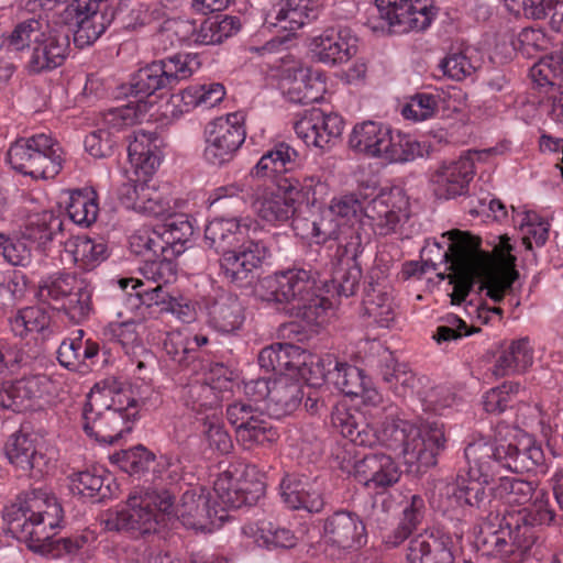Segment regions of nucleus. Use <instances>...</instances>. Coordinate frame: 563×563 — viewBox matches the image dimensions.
I'll return each instance as SVG.
<instances>
[{"label": "nucleus", "mask_w": 563, "mask_h": 563, "mask_svg": "<svg viewBox=\"0 0 563 563\" xmlns=\"http://www.w3.org/2000/svg\"><path fill=\"white\" fill-rule=\"evenodd\" d=\"M114 14H97L91 18L85 16L76 23L74 40L79 46L90 45L96 42L107 27L111 24Z\"/></svg>", "instance_id": "nucleus-60"}, {"label": "nucleus", "mask_w": 563, "mask_h": 563, "mask_svg": "<svg viewBox=\"0 0 563 563\" xmlns=\"http://www.w3.org/2000/svg\"><path fill=\"white\" fill-rule=\"evenodd\" d=\"M286 194L265 190L253 202L254 211L268 223L287 221L294 214L295 206L294 198Z\"/></svg>", "instance_id": "nucleus-39"}, {"label": "nucleus", "mask_w": 563, "mask_h": 563, "mask_svg": "<svg viewBox=\"0 0 563 563\" xmlns=\"http://www.w3.org/2000/svg\"><path fill=\"white\" fill-rule=\"evenodd\" d=\"M66 210L74 223L85 228L95 223L99 213L98 202L93 192L88 194L80 190L69 195Z\"/></svg>", "instance_id": "nucleus-52"}, {"label": "nucleus", "mask_w": 563, "mask_h": 563, "mask_svg": "<svg viewBox=\"0 0 563 563\" xmlns=\"http://www.w3.org/2000/svg\"><path fill=\"white\" fill-rule=\"evenodd\" d=\"M520 385L514 382H506L503 385L492 388L483 397V406L486 412L499 415L512 402L514 396L519 391Z\"/></svg>", "instance_id": "nucleus-64"}, {"label": "nucleus", "mask_w": 563, "mask_h": 563, "mask_svg": "<svg viewBox=\"0 0 563 563\" xmlns=\"http://www.w3.org/2000/svg\"><path fill=\"white\" fill-rule=\"evenodd\" d=\"M4 453L12 465L32 476H42L47 470L48 459L34 433L22 430L13 433L5 443Z\"/></svg>", "instance_id": "nucleus-19"}, {"label": "nucleus", "mask_w": 563, "mask_h": 563, "mask_svg": "<svg viewBox=\"0 0 563 563\" xmlns=\"http://www.w3.org/2000/svg\"><path fill=\"white\" fill-rule=\"evenodd\" d=\"M514 222L518 227L525 246L542 245L549 236L550 224L537 212L530 210H515Z\"/></svg>", "instance_id": "nucleus-44"}, {"label": "nucleus", "mask_w": 563, "mask_h": 563, "mask_svg": "<svg viewBox=\"0 0 563 563\" xmlns=\"http://www.w3.org/2000/svg\"><path fill=\"white\" fill-rule=\"evenodd\" d=\"M142 107L143 106L140 102L136 104L130 102L123 107L108 110L103 114V128L107 131L113 132V137H115V133H119L139 122L143 113Z\"/></svg>", "instance_id": "nucleus-58"}, {"label": "nucleus", "mask_w": 563, "mask_h": 563, "mask_svg": "<svg viewBox=\"0 0 563 563\" xmlns=\"http://www.w3.org/2000/svg\"><path fill=\"white\" fill-rule=\"evenodd\" d=\"M474 176V162L470 155L442 163L431 175L430 185L439 199L463 196Z\"/></svg>", "instance_id": "nucleus-17"}, {"label": "nucleus", "mask_w": 563, "mask_h": 563, "mask_svg": "<svg viewBox=\"0 0 563 563\" xmlns=\"http://www.w3.org/2000/svg\"><path fill=\"white\" fill-rule=\"evenodd\" d=\"M531 79L540 87L552 91L563 89V49L542 57L530 68Z\"/></svg>", "instance_id": "nucleus-47"}, {"label": "nucleus", "mask_w": 563, "mask_h": 563, "mask_svg": "<svg viewBox=\"0 0 563 563\" xmlns=\"http://www.w3.org/2000/svg\"><path fill=\"white\" fill-rule=\"evenodd\" d=\"M142 205L140 212L161 217L173 210V198L168 186L159 187L155 183L146 181L144 191H141Z\"/></svg>", "instance_id": "nucleus-55"}, {"label": "nucleus", "mask_w": 563, "mask_h": 563, "mask_svg": "<svg viewBox=\"0 0 563 563\" xmlns=\"http://www.w3.org/2000/svg\"><path fill=\"white\" fill-rule=\"evenodd\" d=\"M508 511L511 515H521L525 517L521 525L528 526L533 530L536 526H550L555 519V510L551 506L550 495L544 489H538L534 493L529 507L511 509Z\"/></svg>", "instance_id": "nucleus-45"}, {"label": "nucleus", "mask_w": 563, "mask_h": 563, "mask_svg": "<svg viewBox=\"0 0 563 563\" xmlns=\"http://www.w3.org/2000/svg\"><path fill=\"white\" fill-rule=\"evenodd\" d=\"M376 8L398 33L426 30L435 15L432 0H376Z\"/></svg>", "instance_id": "nucleus-12"}, {"label": "nucleus", "mask_w": 563, "mask_h": 563, "mask_svg": "<svg viewBox=\"0 0 563 563\" xmlns=\"http://www.w3.org/2000/svg\"><path fill=\"white\" fill-rule=\"evenodd\" d=\"M331 383L346 396L362 398L366 407L364 410L345 405L334 407L331 421L344 438L358 446L380 444L402 455L409 464L435 465L437 456L446 443L442 426L433 422L420 428L398 418L395 406L379 407L380 394L363 369L354 365L335 362Z\"/></svg>", "instance_id": "nucleus-1"}, {"label": "nucleus", "mask_w": 563, "mask_h": 563, "mask_svg": "<svg viewBox=\"0 0 563 563\" xmlns=\"http://www.w3.org/2000/svg\"><path fill=\"white\" fill-rule=\"evenodd\" d=\"M11 167L35 179H52L63 168L64 151L49 134L38 133L15 141L8 151Z\"/></svg>", "instance_id": "nucleus-9"}, {"label": "nucleus", "mask_w": 563, "mask_h": 563, "mask_svg": "<svg viewBox=\"0 0 563 563\" xmlns=\"http://www.w3.org/2000/svg\"><path fill=\"white\" fill-rule=\"evenodd\" d=\"M68 49V37L54 30L30 56L24 57V68L30 75L52 71L64 64Z\"/></svg>", "instance_id": "nucleus-23"}, {"label": "nucleus", "mask_w": 563, "mask_h": 563, "mask_svg": "<svg viewBox=\"0 0 563 563\" xmlns=\"http://www.w3.org/2000/svg\"><path fill=\"white\" fill-rule=\"evenodd\" d=\"M298 153L286 143H279L267 151L251 169L252 177H275L291 170L297 162Z\"/></svg>", "instance_id": "nucleus-37"}, {"label": "nucleus", "mask_w": 563, "mask_h": 563, "mask_svg": "<svg viewBox=\"0 0 563 563\" xmlns=\"http://www.w3.org/2000/svg\"><path fill=\"white\" fill-rule=\"evenodd\" d=\"M240 21L235 16L213 18L205 20L194 35L195 43L214 45L233 36L240 30Z\"/></svg>", "instance_id": "nucleus-48"}, {"label": "nucleus", "mask_w": 563, "mask_h": 563, "mask_svg": "<svg viewBox=\"0 0 563 563\" xmlns=\"http://www.w3.org/2000/svg\"><path fill=\"white\" fill-rule=\"evenodd\" d=\"M327 539L342 548L351 549L366 540L365 525L357 514L340 510L328 517L323 525Z\"/></svg>", "instance_id": "nucleus-25"}, {"label": "nucleus", "mask_w": 563, "mask_h": 563, "mask_svg": "<svg viewBox=\"0 0 563 563\" xmlns=\"http://www.w3.org/2000/svg\"><path fill=\"white\" fill-rule=\"evenodd\" d=\"M497 477H499V484L496 493L508 505H526L538 490L532 482L504 476L501 473Z\"/></svg>", "instance_id": "nucleus-54"}, {"label": "nucleus", "mask_w": 563, "mask_h": 563, "mask_svg": "<svg viewBox=\"0 0 563 563\" xmlns=\"http://www.w3.org/2000/svg\"><path fill=\"white\" fill-rule=\"evenodd\" d=\"M92 294L93 288L91 285L82 279L66 301L58 306V310L64 313L69 322L81 324L93 312Z\"/></svg>", "instance_id": "nucleus-42"}, {"label": "nucleus", "mask_w": 563, "mask_h": 563, "mask_svg": "<svg viewBox=\"0 0 563 563\" xmlns=\"http://www.w3.org/2000/svg\"><path fill=\"white\" fill-rule=\"evenodd\" d=\"M356 250L327 249L333 252L322 256L320 249H308L306 256L310 261H317L318 256L330 260L325 262L324 268L331 274V279L319 280L322 288L317 285L314 277H320L321 265H316L310 271L290 268L267 276L261 282L258 294L266 301L292 305V309H297L307 319L319 317V311H325L331 305L323 292L347 298L358 289L362 269L356 262Z\"/></svg>", "instance_id": "nucleus-3"}, {"label": "nucleus", "mask_w": 563, "mask_h": 563, "mask_svg": "<svg viewBox=\"0 0 563 563\" xmlns=\"http://www.w3.org/2000/svg\"><path fill=\"white\" fill-rule=\"evenodd\" d=\"M111 479V476L100 466H92L68 476L70 492L82 498L108 497Z\"/></svg>", "instance_id": "nucleus-35"}, {"label": "nucleus", "mask_w": 563, "mask_h": 563, "mask_svg": "<svg viewBox=\"0 0 563 563\" xmlns=\"http://www.w3.org/2000/svg\"><path fill=\"white\" fill-rule=\"evenodd\" d=\"M62 508L54 497L41 490H34L7 507L3 519L12 536L34 552L62 555L75 553L81 547V540L54 539V529L58 526Z\"/></svg>", "instance_id": "nucleus-5"}, {"label": "nucleus", "mask_w": 563, "mask_h": 563, "mask_svg": "<svg viewBox=\"0 0 563 563\" xmlns=\"http://www.w3.org/2000/svg\"><path fill=\"white\" fill-rule=\"evenodd\" d=\"M213 492L217 497V505L211 506V494L203 487L186 489L179 501L165 516L176 518L187 529L211 532L219 528L223 520L222 514L227 508H241L251 505L256 496L249 492V483L235 478L230 472H223L213 484Z\"/></svg>", "instance_id": "nucleus-6"}, {"label": "nucleus", "mask_w": 563, "mask_h": 563, "mask_svg": "<svg viewBox=\"0 0 563 563\" xmlns=\"http://www.w3.org/2000/svg\"><path fill=\"white\" fill-rule=\"evenodd\" d=\"M84 331L77 330L74 338L65 339L58 350L57 360L62 366L78 369L88 360L98 355L99 346L90 340H82Z\"/></svg>", "instance_id": "nucleus-38"}, {"label": "nucleus", "mask_w": 563, "mask_h": 563, "mask_svg": "<svg viewBox=\"0 0 563 563\" xmlns=\"http://www.w3.org/2000/svg\"><path fill=\"white\" fill-rule=\"evenodd\" d=\"M179 401L194 412L202 413L208 410L218 412L221 404V394L210 384L202 380H192L179 389Z\"/></svg>", "instance_id": "nucleus-36"}, {"label": "nucleus", "mask_w": 563, "mask_h": 563, "mask_svg": "<svg viewBox=\"0 0 563 563\" xmlns=\"http://www.w3.org/2000/svg\"><path fill=\"white\" fill-rule=\"evenodd\" d=\"M205 159L214 166H222L233 159L243 145L246 131L244 115L229 113L209 122L205 128Z\"/></svg>", "instance_id": "nucleus-11"}, {"label": "nucleus", "mask_w": 563, "mask_h": 563, "mask_svg": "<svg viewBox=\"0 0 563 563\" xmlns=\"http://www.w3.org/2000/svg\"><path fill=\"white\" fill-rule=\"evenodd\" d=\"M236 438L245 449L252 450L257 446L272 445L278 440L279 433L267 417L262 413L247 428L239 430Z\"/></svg>", "instance_id": "nucleus-51"}, {"label": "nucleus", "mask_w": 563, "mask_h": 563, "mask_svg": "<svg viewBox=\"0 0 563 563\" xmlns=\"http://www.w3.org/2000/svg\"><path fill=\"white\" fill-rule=\"evenodd\" d=\"M49 324V317L40 307L20 309L11 319L10 328L16 336H25L30 332H41Z\"/></svg>", "instance_id": "nucleus-56"}, {"label": "nucleus", "mask_w": 563, "mask_h": 563, "mask_svg": "<svg viewBox=\"0 0 563 563\" xmlns=\"http://www.w3.org/2000/svg\"><path fill=\"white\" fill-rule=\"evenodd\" d=\"M153 454L143 445H137L129 450L114 453L111 461L123 472L129 474H140L144 472L153 461Z\"/></svg>", "instance_id": "nucleus-61"}, {"label": "nucleus", "mask_w": 563, "mask_h": 563, "mask_svg": "<svg viewBox=\"0 0 563 563\" xmlns=\"http://www.w3.org/2000/svg\"><path fill=\"white\" fill-rule=\"evenodd\" d=\"M352 475L367 489L382 493L400 479L401 471L390 455L372 453L354 462Z\"/></svg>", "instance_id": "nucleus-16"}, {"label": "nucleus", "mask_w": 563, "mask_h": 563, "mask_svg": "<svg viewBox=\"0 0 563 563\" xmlns=\"http://www.w3.org/2000/svg\"><path fill=\"white\" fill-rule=\"evenodd\" d=\"M141 324V318H129L123 321H113L109 324L111 340L120 344L128 356L135 354L139 351V346H144L137 330Z\"/></svg>", "instance_id": "nucleus-57"}, {"label": "nucleus", "mask_w": 563, "mask_h": 563, "mask_svg": "<svg viewBox=\"0 0 563 563\" xmlns=\"http://www.w3.org/2000/svg\"><path fill=\"white\" fill-rule=\"evenodd\" d=\"M208 324L221 333H233L244 323V308L235 294L220 291L207 305Z\"/></svg>", "instance_id": "nucleus-24"}, {"label": "nucleus", "mask_w": 563, "mask_h": 563, "mask_svg": "<svg viewBox=\"0 0 563 563\" xmlns=\"http://www.w3.org/2000/svg\"><path fill=\"white\" fill-rule=\"evenodd\" d=\"M278 187L295 199H302L307 205H314L327 195V184L317 176H307L302 180L285 178L278 181Z\"/></svg>", "instance_id": "nucleus-50"}, {"label": "nucleus", "mask_w": 563, "mask_h": 563, "mask_svg": "<svg viewBox=\"0 0 563 563\" xmlns=\"http://www.w3.org/2000/svg\"><path fill=\"white\" fill-rule=\"evenodd\" d=\"M225 96L223 85L211 82L192 85L184 89L179 95L173 96V101H180L185 111L197 107L211 108L218 104Z\"/></svg>", "instance_id": "nucleus-43"}, {"label": "nucleus", "mask_w": 563, "mask_h": 563, "mask_svg": "<svg viewBox=\"0 0 563 563\" xmlns=\"http://www.w3.org/2000/svg\"><path fill=\"white\" fill-rule=\"evenodd\" d=\"M54 382L47 375H32L3 384L0 388V406L15 412L33 409L48 400Z\"/></svg>", "instance_id": "nucleus-14"}, {"label": "nucleus", "mask_w": 563, "mask_h": 563, "mask_svg": "<svg viewBox=\"0 0 563 563\" xmlns=\"http://www.w3.org/2000/svg\"><path fill=\"white\" fill-rule=\"evenodd\" d=\"M452 539L439 530L426 531L409 542L407 563H454Z\"/></svg>", "instance_id": "nucleus-22"}, {"label": "nucleus", "mask_w": 563, "mask_h": 563, "mask_svg": "<svg viewBox=\"0 0 563 563\" xmlns=\"http://www.w3.org/2000/svg\"><path fill=\"white\" fill-rule=\"evenodd\" d=\"M344 121L338 113H325L321 109L312 108L295 122L294 130L307 146L319 150L331 148L340 139Z\"/></svg>", "instance_id": "nucleus-13"}, {"label": "nucleus", "mask_w": 563, "mask_h": 563, "mask_svg": "<svg viewBox=\"0 0 563 563\" xmlns=\"http://www.w3.org/2000/svg\"><path fill=\"white\" fill-rule=\"evenodd\" d=\"M523 518L521 515H511L508 509L504 511L499 529L485 539L490 554L508 558L517 551L525 553L532 548L537 540L536 530L522 526Z\"/></svg>", "instance_id": "nucleus-15"}, {"label": "nucleus", "mask_w": 563, "mask_h": 563, "mask_svg": "<svg viewBox=\"0 0 563 563\" xmlns=\"http://www.w3.org/2000/svg\"><path fill=\"white\" fill-rule=\"evenodd\" d=\"M274 11V24L288 31H296L318 18V10L310 7L309 0H286Z\"/></svg>", "instance_id": "nucleus-40"}, {"label": "nucleus", "mask_w": 563, "mask_h": 563, "mask_svg": "<svg viewBox=\"0 0 563 563\" xmlns=\"http://www.w3.org/2000/svg\"><path fill=\"white\" fill-rule=\"evenodd\" d=\"M203 435L210 449L220 454H228L233 449V442L225 430L218 412L207 415L203 421Z\"/></svg>", "instance_id": "nucleus-59"}, {"label": "nucleus", "mask_w": 563, "mask_h": 563, "mask_svg": "<svg viewBox=\"0 0 563 563\" xmlns=\"http://www.w3.org/2000/svg\"><path fill=\"white\" fill-rule=\"evenodd\" d=\"M271 388L269 401L266 405L271 417L280 419L292 413L299 407L303 393L298 382L280 375L273 379Z\"/></svg>", "instance_id": "nucleus-31"}, {"label": "nucleus", "mask_w": 563, "mask_h": 563, "mask_svg": "<svg viewBox=\"0 0 563 563\" xmlns=\"http://www.w3.org/2000/svg\"><path fill=\"white\" fill-rule=\"evenodd\" d=\"M81 280L68 273L49 276L38 285L37 297L41 301L58 309V306L66 301Z\"/></svg>", "instance_id": "nucleus-41"}, {"label": "nucleus", "mask_w": 563, "mask_h": 563, "mask_svg": "<svg viewBox=\"0 0 563 563\" xmlns=\"http://www.w3.org/2000/svg\"><path fill=\"white\" fill-rule=\"evenodd\" d=\"M441 242L435 239L432 240L433 246H482L485 243L487 246H511L507 234H488L485 238L474 234L471 231L460 229H452L441 234Z\"/></svg>", "instance_id": "nucleus-49"}, {"label": "nucleus", "mask_w": 563, "mask_h": 563, "mask_svg": "<svg viewBox=\"0 0 563 563\" xmlns=\"http://www.w3.org/2000/svg\"><path fill=\"white\" fill-rule=\"evenodd\" d=\"M365 314L378 327L391 328L397 319L394 288L386 279L369 282L363 298Z\"/></svg>", "instance_id": "nucleus-21"}, {"label": "nucleus", "mask_w": 563, "mask_h": 563, "mask_svg": "<svg viewBox=\"0 0 563 563\" xmlns=\"http://www.w3.org/2000/svg\"><path fill=\"white\" fill-rule=\"evenodd\" d=\"M128 153L139 177L152 176L161 165V140L155 132L137 130L129 144Z\"/></svg>", "instance_id": "nucleus-26"}, {"label": "nucleus", "mask_w": 563, "mask_h": 563, "mask_svg": "<svg viewBox=\"0 0 563 563\" xmlns=\"http://www.w3.org/2000/svg\"><path fill=\"white\" fill-rule=\"evenodd\" d=\"M426 511L424 500L419 495H412L402 510V518L397 528L386 537L385 543L395 548L402 543L422 521Z\"/></svg>", "instance_id": "nucleus-46"}, {"label": "nucleus", "mask_w": 563, "mask_h": 563, "mask_svg": "<svg viewBox=\"0 0 563 563\" xmlns=\"http://www.w3.org/2000/svg\"><path fill=\"white\" fill-rule=\"evenodd\" d=\"M420 144L410 135L390 130L382 158L390 163L409 162L420 155Z\"/></svg>", "instance_id": "nucleus-53"}, {"label": "nucleus", "mask_w": 563, "mask_h": 563, "mask_svg": "<svg viewBox=\"0 0 563 563\" xmlns=\"http://www.w3.org/2000/svg\"><path fill=\"white\" fill-rule=\"evenodd\" d=\"M328 208L343 225L353 223V221L360 223L363 221L364 200H361L355 194L333 198Z\"/></svg>", "instance_id": "nucleus-63"}, {"label": "nucleus", "mask_w": 563, "mask_h": 563, "mask_svg": "<svg viewBox=\"0 0 563 563\" xmlns=\"http://www.w3.org/2000/svg\"><path fill=\"white\" fill-rule=\"evenodd\" d=\"M163 349L180 366L188 365L195 358V347L191 346L189 336L181 331L166 333Z\"/></svg>", "instance_id": "nucleus-62"}, {"label": "nucleus", "mask_w": 563, "mask_h": 563, "mask_svg": "<svg viewBox=\"0 0 563 563\" xmlns=\"http://www.w3.org/2000/svg\"><path fill=\"white\" fill-rule=\"evenodd\" d=\"M406 206L404 196L399 190L382 192L373 200L364 201V218L361 229L369 227L379 235L391 232L399 222V216Z\"/></svg>", "instance_id": "nucleus-20"}, {"label": "nucleus", "mask_w": 563, "mask_h": 563, "mask_svg": "<svg viewBox=\"0 0 563 563\" xmlns=\"http://www.w3.org/2000/svg\"><path fill=\"white\" fill-rule=\"evenodd\" d=\"M310 48L321 63L343 64L356 54L357 37L346 26H331L311 38Z\"/></svg>", "instance_id": "nucleus-18"}, {"label": "nucleus", "mask_w": 563, "mask_h": 563, "mask_svg": "<svg viewBox=\"0 0 563 563\" xmlns=\"http://www.w3.org/2000/svg\"><path fill=\"white\" fill-rule=\"evenodd\" d=\"M324 91L323 74L309 67H300L289 80L287 96L295 103L307 104L318 101Z\"/></svg>", "instance_id": "nucleus-33"}, {"label": "nucleus", "mask_w": 563, "mask_h": 563, "mask_svg": "<svg viewBox=\"0 0 563 563\" xmlns=\"http://www.w3.org/2000/svg\"><path fill=\"white\" fill-rule=\"evenodd\" d=\"M280 497L290 509H303L308 512H320L324 501L321 488L317 483L285 477L280 483Z\"/></svg>", "instance_id": "nucleus-27"}, {"label": "nucleus", "mask_w": 563, "mask_h": 563, "mask_svg": "<svg viewBox=\"0 0 563 563\" xmlns=\"http://www.w3.org/2000/svg\"><path fill=\"white\" fill-rule=\"evenodd\" d=\"M390 129L375 121H364L356 124L349 137L350 147L372 157H380L388 141Z\"/></svg>", "instance_id": "nucleus-29"}, {"label": "nucleus", "mask_w": 563, "mask_h": 563, "mask_svg": "<svg viewBox=\"0 0 563 563\" xmlns=\"http://www.w3.org/2000/svg\"><path fill=\"white\" fill-rule=\"evenodd\" d=\"M266 249H224L220 267L231 282H242L256 268L265 256Z\"/></svg>", "instance_id": "nucleus-34"}, {"label": "nucleus", "mask_w": 563, "mask_h": 563, "mask_svg": "<svg viewBox=\"0 0 563 563\" xmlns=\"http://www.w3.org/2000/svg\"><path fill=\"white\" fill-rule=\"evenodd\" d=\"M137 402L123 383L109 377L95 385L82 408L85 433L102 444H114L132 430Z\"/></svg>", "instance_id": "nucleus-7"}, {"label": "nucleus", "mask_w": 563, "mask_h": 563, "mask_svg": "<svg viewBox=\"0 0 563 563\" xmlns=\"http://www.w3.org/2000/svg\"><path fill=\"white\" fill-rule=\"evenodd\" d=\"M242 533L258 547L268 550L289 549L297 543V538L290 529L266 519L245 523L242 527Z\"/></svg>", "instance_id": "nucleus-30"}, {"label": "nucleus", "mask_w": 563, "mask_h": 563, "mask_svg": "<svg viewBox=\"0 0 563 563\" xmlns=\"http://www.w3.org/2000/svg\"><path fill=\"white\" fill-rule=\"evenodd\" d=\"M200 65L198 56L194 54H175L154 60L133 76L131 92L142 98L161 89H172L181 80L190 78Z\"/></svg>", "instance_id": "nucleus-10"}, {"label": "nucleus", "mask_w": 563, "mask_h": 563, "mask_svg": "<svg viewBox=\"0 0 563 563\" xmlns=\"http://www.w3.org/2000/svg\"><path fill=\"white\" fill-rule=\"evenodd\" d=\"M511 250L448 249L443 257L454 272L452 303H462L476 283H481V289H487L490 299L500 302L519 277Z\"/></svg>", "instance_id": "nucleus-4"}, {"label": "nucleus", "mask_w": 563, "mask_h": 563, "mask_svg": "<svg viewBox=\"0 0 563 563\" xmlns=\"http://www.w3.org/2000/svg\"><path fill=\"white\" fill-rule=\"evenodd\" d=\"M258 224H239L235 220L216 219L208 223L205 230V238L211 245L232 244L240 242L239 235H247L250 246H258L263 240L257 239Z\"/></svg>", "instance_id": "nucleus-32"}, {"label": "nucleus", "mask_w": 563, "mask_h": 563, "mask_svg": "<svg viewBox=\"0 0 563 563\" xmlns=\"http://www.w3.org/2000/svg\"><path fill=\"white\" fill-rule=\"evenodd\" d=\"M53 31L46 21L34 18L24 20L4 37L5 47L11 52H21L30 56Z\"/></svg>", "instance_id": "nucleus-28"}, {"label": "nucleus", "mask_w": 563, "mask_h": 563, "mask_svg": "<svg viewBox=\"0 0 563 563\" xmlns=\"http://www.w3.org/2000/svg\"><path fill=\"white\" fill-rule=\"evenodd\" d=\"M173 508V494L168 490L161 493L133 492L130 494L126 507L109 510L103 523L109 531H124L137 538L157 531L165 512Z\"/></svg>", "instance_id": "nucleus-8"}, {"label": "nucleus", "mask_w": 563, "mask_h": 563, "mask_svg": "<svg viewBox=\"0 0 563 563\" xmlns=\"http://www.w3.org/2000/svg\"><path fill=\"white\" fill-rule=\"evenodd\" d=\"M468 471L467 478L459 476L448 484L445 494L459 507L477 509L481 518L490 516L492 499L485 485L501 471L512 473L530 472L543 462V451L528 435L516 439V430L500 423L494 439L474 437L464 449Z\"/></svg>", "instance_id": "nucleus-2"}]
</instances>
